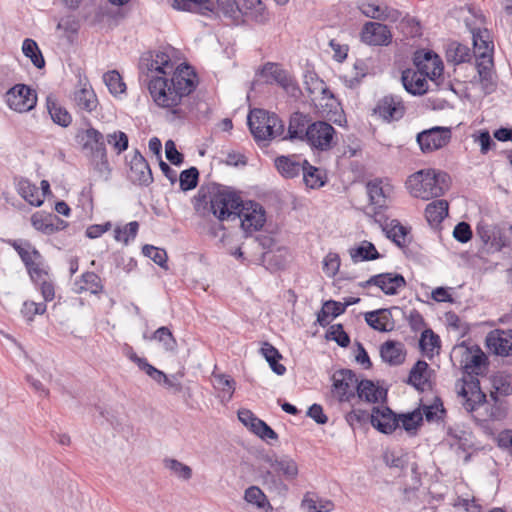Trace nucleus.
I'll use <instances>...</instances> for the list:
<instances>
[{
    "mask_svg": "<svg viewBox=\"0 0 512 512\" xmlns=\"http://www.w3.org/2000/svg\"><path fill=\"white\" fill-rule=\"evenodd\" d=\"M139 224L136 221L128 223L124 227H116L114 230V238L117 241L127 244L130 239H134L137 235Z\"/></svg>",
    "mask_w": 512,
    "mask_h": 512,
    "instance_id": "obj_48",
    "label": "nucleus"
},
{
    "mask_svg": "<svg viewBox=\"0 0 512 512\" xmlns=\"http://www.w3.org/2000/svg\"><path fill=\"white\" fill-rule=\"evenodd\" d=\"M259 75L264 78L266 83H277L279 86L287 81L290 74L279 64L268 62L260 70Z\"/></svg>",
    "mask_w": 512,
    "mask_h": 512,
    "instance_id": "obj_29",
    "label": "nucleus"
},
{
    "mask_svg": "<svg viewBox=\"0 0 512 512\" xmlns=\"http://www.w3.org/2000/svg\"><path fill=\"white\" fill-rule=\"evenodd\" d=\"M345 312V305L341 302L334 300H328L324 302L322 309L317 313V322L321 326L329 324V316L337 317Z\"/></svg>",
    "mask_w": 512,
    "mask_h": 512,
    "instance_id": "obj_36",
    "label": "nucleus"
},
{
    "mask_svg": "<svg viewBox=\"0 0 512 512\" xmlns=\"http://www.w3.org/2000/svg\"><path fill=\"white\" fill-rule=\"evenodd\" d=\"M407 234V228L396 220H393L390 228L386 230L387 237L399 247H404L406 245Z\"/></svg>",
    "mask_w": 512,
    "mask_h": 512,
    "instance_id": "obj_43",
    "label": "nucleus"
},
{
    "mask_svg": "<svg viewBox=\"0 0 512 512\" xmlns=\"http://www.w3.org/2000/svg\"><path fill=\"white\" fill-rule=\"evenodd\" d=\"M251 134L257 143L269 142L284 133V123L275 114L264 109H253L247 117Z\"/></svg>",
    "mask_w": 512,
    "mask_h": 512,
    "instance_id": "obj_5",
    "label": "nucleus"
},
{
    "mask_svg": "<svg viewBox=\"0 0 512 512\" xmlns=\"http://www.w3.org/2000/svg\"><path fill=\"white\" fill-rule=\"evenodd\" d=\"M81 281L83 285L80 286V290H88L91 293H97L102 289L100 278L94 272H86L82 275Z\"/></svg>",
    "mask_w": 512,
    "mask_h": 512,
    "instance_id": "obj_56",
    "label": "nucleus"
},
{
    "mask_svg": "<svg viewBox=\"0 0 512 512\" xmlns=\"http://www.w3.org/2000/svg\"><path fill=\"white\" fill-rule=\"evenodd\" d=\"M142 253L160 267H165L167 262V253L164 249L146 244L142 248Z\"/></svg>",
    "mask_w": 512,
    "mask_h": 512,
    "instance_id": "obj_49",
    "label": "nucleus"
},
{
    "mask_svg": "<svg viewBox=\"0 0 512 512\" xmlns=\"http://www.w3.org/2000/svg\"><path fill=\"white\" fill-rule=\"evenodd\" d=\"M332 381V393L340 402H348L355 397L359 379L352 370L336 371L332 376Z\"/></svg>",
    "mask_w": 512,
    "mask_h": 512,
    "instance_id": "obj_8",
    "label": "nucleus"
},
{
    "mask_svg": "<svg viewBox=\"0 0 512 512\" xmlns=\"http://www.w3.org/2000/svg\"><path fill=\"white\" fill-rule=\"evenodd\" d=\"M450 176L443 171L423 169L410 175L406 181L407 189L415 198L429 200L438 198L449 190Z\"/></svg>",
    "mask_w": 512,
    "mask_h": 512,
    "instance_id": "obj_3",
    "label": "nucleus"
},
{
    "mask_svg": "<svg viewBox=\"0 0 512 512\" xmlns=\"http://www.w3.org/2000/svg\"><path fill=\"white\" fill-rule=\"evenodd\" d=\"M47 108L54 123L62 127H67L71 124V114L65 108L59 106L51 98H47Z\"/></svg>",
    "mask_w": 512,
    "mask_h": 512,
    "instance_id": "obj_39",
    "label": "nucleus"
},
{
    "mask_svg": "<svg viewBox=\"0 0 512 512\" xmlns=\"http://www.w3.org/2000/svg\"><path fill=\"white\" fill-rule=\"evenodd\" d=\"M263 460L269 466V469H266L263 474L264 484L269 490L279 495H285L288 492V486L277 475H282L287 481L295 480L299 473L296 461L289 456L269 455L265 456Z\"/></svg>",
    "mask_w": 512,
    "mask_h": 512,
    "instance_id": "obj_4",
    "label": "nucleus"
},
{
    "mask_svg": "<svg viewBox=\"0 0 512 512\" xmlns=\"http://www.w3.org/2000/svg\"><path fill=\"white\" fill-rule=\"evenodd\" d=\"M12 245L19 254L21 260L24 262L25 266L31 265V262H33L34 259H41V254L39 253V251L36 249L30 250V244L28 242L22 244L18 243L17 241H14Z\"/></svg>",
    "mask_w": 512,
    "mask_h": 512,
    "instance_id": "obj_45",
    "label": "nucleus"
},
{
    "mask_svg": "<svg viewBox=\"0 0 512 512\" xmlns=\"http://www.w3.org/2000/svg\"><path fill=\"white\" fill-rule=\"evenodd\" d=\"M427 76L417 70L406 69L402 72V83L405 90L412 95H422L428 90Z\"/></svg>",
    "mask_w": 512,
    "mask_h": 512,
    "instance_id": "obj_24",
    "label": "nucleus"
},
{
    "mask_svg": "<svg viewBox=\"0 0 512 512\" xmlns=\"http://www.w3.org/2000/svg\"><path fill=\"white\" fill-rule=\"evenodd\" d=\"M73 101L79 110L88 113L95 111L99 104L94 90L87 84L74 91Z\"/></svg>",
    "mask_w": 512,
    "mask_h": 512,
    "instance_id": "obj_25",
    "label": "nucleus"
},
{
    "mask_svg": "<svg viewBox=\"0 0 512 512\" xmlns=\"http://www.w3.org/2000/svg\"><path fill=\"white\" fill-rule=\"evenodd\" d=\"M416 70L435 81L442 76L443 63L440 57L433 51H416L413 58Z\"/></svg>",
    "mask_w": 512,
    "mask_h": 512,
    "instance_id": "obj_13",
    "label": "nucleus"
},
{
    "mask_svg": "<svg viewBox=\"0 0 512 512\" xmlns=\"http://www.w3.org/2000/svg\"><path fill=\"white\" fill-rule=\"evenodd\" d=\"M370 205L376 213L386 208L389 203V186H383L381 180H373L366 185Z\"/></svg>",
    "mask_w": 512,
    "mask_h": 512,
    "instance_id": "obj_22",
    "label": "nucleus"
},
{
    "mask_svg": "<svg viewBox=\"0 0 512 512\" xmlns=\"http://www.w3.org/2000/svg\"><path fill=\"white\" fill-rule=\"evenodd\" d=\"M371 424L382 433L389 434L399 426V419L389 408H373Z\"/></svg>",
    "mask_w": 512,
    "mask_h": 512,
    "instance_id": "obj_21",
    "label": "nucleus"
},
{
    "mask_svg": "<svg viewBox=\"0 0 512 512\" xmlns=\"http://www.w3.org/2000/svg\"><path fill=\"white\" fill-rule=\"evenodd\" d=\"M46 311V304L44 303H36L33 301H25L23 303L21 313L27 319V321L31 322L34 319L35 315L44 314Z\"/></svg>",
    "mask_w": 512,
    "mask_h": 512,
    "instance_id": "obj_54",
    "label": "nucleus"
},
{
    "mask_svg": "<svg viewBox=\"0 0 512 512\" xmlns=\"http://www.w3.org/2000/svg\"><path fill=\"white\" fill-rule=\"evenodd\" d=\"M242 201L240 195L231 187L210 183L200 187L193 198V205L199 216L212 213L222 222L239 216Z\"/></svg>",
    "mask_w": 512,
    "mask_h": 512,
    "instance_id": "obj_2",
    "label": "nucleus"
},
{
    "mask_svg": "<svg viewBox=\"0 0 512 512\" xmlns=\"http://www.w3.org/2000/svg\"><path fill=\"white\" fill-rule=\"evenodd\" d=\"M90 161L98 176L104 180H108L111 169L109 167L107 153L103 154V158H91Z\"/></svg>",
    "mask_w": 512,
    "mask_h": 512,
    "instance_id": "obj_63",
    "label": "nucleus"
},
{
    "mask_svg": "<svg viewBox=\"0 0 512 512\" xmlns=\"http://www.w3.org/2000/svg\"><path fill=\"white\" fill-rule=\"evenodd\" d=\"M445 413V409L443 404L439 399H436L435 402L431 405L423 406L422 417L424 416L427 421H438L442 419Z\"/></svg>",
    "mask_w": 512,
    "mask_h": 512,
    "instance_id": "obj_53",
    "label": "nucleus"
},
{
    "mask_svg": "<svg viewBox=\"0 0 512 512\" xmlns=\"http://www.w3.org/2000/svg\"><path fill=\"white\" fill-rule=\"evenodd\" d=\"M103 80L112 94L123 93L126 89V85L122 81L120 74L115 70L105 73Z\"/></svg>",
    "mask_w": 512,
    "mask_h": 512,
    "instance_id": "obj_47",
    "label": "nucleus"
},
{
    "mask_svg": "<svg viewBox=\"0 0 512 512\" xmlns=\"http://www.w3.org/2000/svg\"><path fill=\"white\" fill-rule=\"evenodd\" d=\"M22 52L36 68L42 69L45 67V59L35 40L26 38L22 44Z\"/></svg>",
    "mask_w": 512,
    "mask_h": 512,
    "instance_id": "obj_37",
    "label": "nucleus"
},
{
    "mask_svg": "<svg viewBox=\"0 0 512 512\" xmlns=\"http://www.w3.org/2000/svg\"><path fill=\"white\" fill-rule=\"evenodd\" d=\"M380 355L384 362L397 366L405 361L406 352L401 342L389 340L381 345Z\"/></svg>",
    "mask_w": 512,
    "mask_h": 512,
    "instance_id": "obj_27",
    "label": "nucleus"
},
{
    "mask_svg": "<svg viewBox=\"0 0 512 512\" xmlns=\"http://www.w3.org/2000/svg\"><path fill=\"white\" fill-rule=\"evenodd\" d=\"M163 464L173 475L182 480L188 481L192 477V469L176 459L166 458L163 460Z\"/></svg>",
    "mask_w": 512,
    "mask_h": 512,
    "instance_id": "obj_41",
    "label": "nucleus"
},
{
    "mask_svg": "<svg viewBox=\"0 0 512 512\" xmlns=\"http://www.w3.org/2000/svg\"><path fill=\"white\" fill-rule=\"evenodd\" d=\"M17 191L19 195L33 206H41L43 196L40 195L36 185L32 184L28 179L20 178L17 182Z\"/></svg>",
    "mask_w": 512,
    "mask_h": 512,
    "instance_id": "obj_30",
    "label": "nucleus"
},
{
    "mask_svg": "<svg viewBox=\"0 0 512 512\" xmlns=\"http://www.w3.org/2000/svg\"><path fill=\"white\" fill-rule=\"evenodd\" d=\"M162 343L166 351H175L177 348V341L168 327L162 326L158 328L150 338Z\"/></svg>",
    "mask_w": 512,
    "mask_h": 512,
    "instance_id": "obj_42",
    "label": "nucleus"
},
{
    "mask_svg": "<svg viewBox=\"0 0 512 512\" xmlns=\"http://www.w3.org/2000/svg\"><path fill=\"white\" fill-rule=\"evenodd\" d=\"M244 498L248 503L254 504L258 508H265L266 506H268L269 509H272L265 494L257 486H251V487L247 488L245 491V494H244Z\"/></svg>",
    "mask_w": 512,
    "mask_h": 512,
    "instance_id": "obj_44",
    "label": "nucleus"
},
{
    "mask_svg": "<svg viewBox=\"0 0 512 512\" xmlns=\"http://www.w3.org/2000/svg\"><path fill=\"white\" fill-rule=\"evenodd\" d=\"M76 142L89 159L103 158V154L107 153L104 135L93 127L79 130Z\"/></svg>",
    "mask_w": 512,
    "mask_h": 512,
    "instance_id": "obj_9",
    "label": "nucleus"
},
{
    "mask_svg": "<svg viewBox=\"0 0 512 512\" xmlns=\"http://www.w3.org/2000/svg\"><path fill=\"white\" fill-rule=\"evenodd\" d=\"M139 67L149 78L148 89L154 102L170 109L177 118H185L191 111L189 95L198 85L193 68L182 64L175 67V62L165 51L145 54Z\"/></svg>",
    "mask_w": 512,
    "mask_h": 512,
    "instance_id": "obj_1",
    "label": "nucleus"
},
{
    "mask_svg": "<svg viewBox=\"0 0 512 512\" xmlns=\"http://www.w3.org/2000/svg\"><path fill=\"white\" fill-rule=\"evenodd\" d=\"M237 218L241 219V227L247 233L259 231L266 221L265 210L260 204L253 201H242Z\"/></svg>",
    "mask_w": 512,
    "mask_h": 512,
    "instance_id": "obj_12",
    "label": "nucleus"
},
{
    "mask_svg": "<svg viewBox=\"0 0 512 512\" xmlns=\"http://www.w3.org/2000/svg\"><path fill=\"white\" fill-rule=\"evenodd\" d=\"M359 8L368 18L384 20L387 17L386 9L372 2H364Z\"/></svg>",
    "mask_w": 512,
    "mask_h": 512,
    "instance_id": "obj_52",
    "label": "nucleus"
},
{
    "mask_svg": "<svg viewBox=\"0 0 512 512\" xmlns=\"http://www.w3.org/2000/svg\"><path fill=\"white\" fill-rule=\"evenodd\" d=\"M458 397L467 412L475 411L478 407L484 406L486 402V395L481 391L477 379L470 382L465 381L458 392Z\"/></svg>",
    "mask_w": 512,
    "mask_h": 512,
    "instance_id": "obj_15",
    "label": "nucleus"
},
{
    "mask_svg": "<svg viewBox=\"0 0 512 512\" xmlns=\"http://www.w3.org/2000/svg\"><path fill=\"white\" fill-rule=\"evenodd\" d=\"M336 131L333 126L325 121H316L310 124L305 132V139L311 147L327 151L334 144Z\"/></svg>",
    "mask_w": 512,
    "mask_h": 512,
    "instance_id": "obj_7",
    "label": "nucleus"
},
{
    "mask_svg": "<svg viewBox=\"0 0 512 512\" xmlns=\"http://www.w3.org/2000/svg\"><path fill=\"white\" fill-rule=\"evenodd\" d=\"M251 431L263 440H276L278 438L275 431L259 418L252 424Z\"/></svg>",
    "mask_w": 512,
    "mask_h": 512,
    "instance_id": "obj_57",
    "label": "nucleus"
},
{
    "mask_svg": "<svg viewBox=\"0 0 512 512\" xmlns=\"http://www.w3.org/2000/svg\"><path fill=\"white\" fill-rule=\"evenodd\" d=\"M6 102L17 112H28L36 106L37 95L29 86L17 84L6 93Z\"/></svg>",
    "mask_w": 512,
    "mask_h": 512,
    "instance_id": "obj_11",
    "label": "nucleus"
},
{
    "mask_svg": "<svg viewBox=\"0 0 512 512\" xmlns=\"http://www.w3.org/2000/svg\"><path fill=\"white\" fill-rule=\"evenodd\" d=\"M366 323L374 330L380 332L392 331L395 327V322L392 317L390 309H378L375 311L366 312L365 315Z\"/></svg>",
    "mask_w": 512,
    "mask_h": 512,
    "instance_id": "obj_23",
    "label": "nucleus"
},
{
    "mask_svg": "<svg viewBox=\"0 0 512 512\" xmlns=\"http://www.w3.org/2000/svg\"><path fill=\"white\" fill-rule=\"evenodd\" d=\"M238 10L258 24H266L270 20V14L261 0H239Z\"/></svg>",
    "mask_w": 512,
    "mask_h": 512,
    "instance_id": "obj_20",
    "label": "nucleus"
},
{
    "mask_svg": "<svg viewBox=\"0 0 512 512\" xmlns=\"http://www.w3.org/2000/svg\"><path fill=\"white\" fill-rule=\"evenodd\" d=\"M303 181L308 188L317 189L325 184V174L319 168L312 166L307 160H304L302 170Z\"/></svg>",
    "mask_w": 512,
    "mask_h": 512,
    "instance_id": "obj_33",
    "label": "nucleus"
},
{
    "mask_svg": "<svg viewBox=\"0 0 512 512\" xmlns=\"http://www.w3.org/2000/svg\"><path fill=\"white\" fill-rule=\"evenodd\" d=\"M493 386L500 395L512 394V376L498 375L493 380Z\"/></svg>",
    "mask_w": 512,
    "mask_h": 512,
    "instance_id": "obj_61",
    "label": "nucleus"
},
{
    "mask_svg": "<svg viewBox=\"0 0 512 512\" xmlns=\"http://www.w3.org/2000/svg\"><path fill=\"white\" fill-rule=\"evenodd\" d=\"M275 167L282 177L287 179L294 178L302 172L304 161L301 162L296 155H282L275 159Z\"/></svg>",
    "mask_w": 512,
    "mask_h": 512,
    "instance_id": "obj_26",
    "label": "nucleus"
},
{
    "mask_svg": "<svg viewBox=\"0 0 512 512\" xmlns=\"http://www.w3.org/2000/svg\"><path fill=\"white\" fill-rule=\"evenodd\" d=\"M449 204L444 199L429 203L425 209L426 219L431 225L440 224L448 215Z\"/></svg>",
    "mask_w": 512,
    "mask_h": 512,
    "instance_id": "obj_31",
    "label": "nucleus"
},
{
    "mask_svg": "<svg viewBox=\"0 0 512 512\" xmlns=\"http://www.w3.org/2000/svg\"><path fill=\"white\" fill-rule=\"evenodd\" d=\"M480 61L477 62V71L479 74L480 82L486 93H490L494 90V79H493V59L491 55H480Z\"/></svg>",
    "mask_w": 512,
    "mask_h": 512,
    "instance_id": "obj_28",
    "label": "nucleus"
},
{
    "mask_svg": "<svg viewBox=\"0 0 512 512\" xmlns=\"http://www.w3.org/2000/svg\"><path fill=\"white\" fill-rule=\"evenodd\" d=\"M377 286L386 295H395L398 289L406 286V281L401 274L398 273H381L370 277L362 284V287Z\"/></svg>",
    "mask_w": 512,
    "mask_h": 512,
    "instance_id": "obj_17",
    "label": "nucleus"
},
{
    "mask_svg": "<svg viewBox=\"0 0 512 512\" xmlns=\"http://www.w3.org/2000/svg\"><path fill=\"white\" fill-rule=\"evenodd\" d=\"M427 370L428 364L423 360H418L409 373L407 381L408 384L412 385L417 390L424 391L426 385L428 384V378L426 375Z\"/></svg>",
    "mask_w": 512,
    "mask_h": 512,
    "instance_id": "obj_34",
    "label": "nucleus"
},
{
    "mask_svg": "<svg viewBox=\"0 0 512 512\" xmlns=\"http://www.w3.org/2000/svg\"><path fill=\"white\" fill-rule=\"evenodd\" d=\"M199 172L196 167L183 170L179 176L180 188L183 191L194 189L198 184Z\"/></svg>",
    "mask_w": 512,
    "mask_h": 512,
    "instance_id": "obj_46",
    "label": "nucleus"
},
{
    "mask_svg": "<svg viewBox=\"0 0 512 512\" xmlns=\"http://www.w3.org/2000/svg\"><path fill=\"white\" fill-rule=\"evenodd\" d=\"M451 137L450 128L435 126L418 133L416 140L423 153H431L446 146Z\"/></svg>",
    "mask_w": 512,
    "mask_h": 512,
    "instance_id": "obj_10",
    "label": "nucleus"
},
{
    "mask_svg": "<svg viewBox=\"0 0 512 512\" xmlns=\"http://www.w3.org/2000/svg\"><path fill=\"white\" fill-rule=\"evenodd\" d=\"M486 344L496 355H512V329L491 331L486 337Z\"/></svg>",
    "mask_w": 512,
    "mask_h": 512,
    "instance_id": "obj_18",
    "label": "nucleus"
},
{
    "mask_svg": "<svg viewBox=\"0 0 512 512\" xmlns=\"http://www.w3.org/2000/svg\"><path fill=\"white\" fill-rule=\"evenodd\" d=\"M328 337L334 340L341 347H347L350 344L349 335L344 331L341 324H334L330 326Z\"/></svg>",
    "mask_w": 512,
    "mask_h": 512,
    "instance_id": "obj_58",
    "label": "nucleus"
},
{
    "mask_svg": "<svg viewBox=\"0 0 512 512\" xmlns=\"http://www.w3.org/2000/svg\"><path fill=\"white\" fill-rule=\"evenodd\" d=\"M446 57L449 62L460 64L470 60L471 52L467 46L453 42L448 46Z\"/></svg>",
    "mask_w": 512,
    "mask_h": 512,
    "instance_id": "obj_40",
    "label": "nucleus"
},
{
    "mask_svg": "<svg viewBox=\"0 0 512 512\" xmlns=\"http://www.w3.org/2000/svg\"><path fill=\"white\" fill-rule=\"evenodd\" d=\"M304 84L309 96H312L318 92L326 91V84L314 73H308L305 75Z\"/></svg>",
    "mask_w": 512,
    "mask_h": 512,
    "instance_id": "obj_55",
    "label": "nucleus"
},
{
    "mask_svg": "<svg viewBox=\"0 0 512 512\" xmlns=\"http://www.w3.org/2000/svg\"><path fill=\"white\" fill-rule=\"evenodd\" d=\"M349 254L353 262L370 261L380 258V254L374 244L369 241H362L359 246L349 249Z\"/></svg>",
    "mask_w": 512,
    "mask_h": 512,
    "instance_id": "obj_32",
    "label": "nucleus"
},
{
    "mask_svg": "<svg viewBox=\"0 0 512 512\" xmlns=\"http://www.w3.org/2000/svg\"><path fill=\"white\" fill-rule=\"evenodd\" d=\"M373 111L384 121L391 122L403 117L405 107L400 97L387 95L378 101Z\"/></svg>",
    "mask_w": 512,
    "mask_h": 512,
    "instance_id": "obj_14",
    "label": "nucleus"
},
{
    "mask_svg": "<svg viewBox=\"0 0 512 512\" xmlns=\"http://www.w3.org/2000/svg\"><path fill=\"white\" fill-rule=\"evenodd\" d=\"M309 119L306 115L295 112L291 115L288 127L290 139H304Z\"/></svg>",
    "mask_w": 512,
    "mask_h": 512,
    "instance_id": "obj_35",
    "label": "nucleus"
},
{
    "mask_svg": "<svg viewBox=\"0 0 512 512\" xmlns=\"http://www.w3.org/2000/svg\"><path fill=\"white\" fill-rule=\"evenodd\" d=\"M488 38L489 35L487 30H484L483 32L479 31L477 33H473V44L475 48L479 50L480 55H490L489 53L493 49V44L491 41L488 40Z\"/></svg>",
    "mask_w": 512,
    "mask_h": 512,
    "instance_id": "obj_51",
    "label": "nucleus"
},
{
    "mask_svg": "<svg viewBox=\"0 0 512 512\" xmlns=\"http://www.w3.org/2000/svg\"><path fill=\"white\" fill-rule=\"evenodd\" d=\"M26 268L33 282L38 283L47 280L48 272L41 267L40 260L34 259L31 265H27Z\"/></svg>",
    "mask_w": 512,
    "mask_h": 512,
    "instance_id": "obj_64",
    "label": "nucleus"
},
{
    "mask_svg": "<svg viewBox=\"0 0 512 512\" xmlns=\"http://www.w3.org/2000/svg\"><path fill=\"white\" fill-rule=\"evenodd\" d=\"M439 336L436 335L431 329H426L421 334L420 347L423 351H433L435 347L439 346Z\"/></svg>",
    "mask_w": 512,
    "mask_h": 512,
    "instance_id": "obj_59",
    "label": "nucleus"
},
{
    "mask_svg": "<svg viewBox=\"0 0 512 512\" xmlns=\"http://www.w3.org/2000/svg\"><path fill=\"white\" fill-rule=\"evenodd\" d=\"M399 423L401 422L402 427L406 431H411L416 429L423 420L422 414L419 411H414L412 413L399 416Z\"/></svg>",
    "mask_w": 512,
    "mask_h": 512,
    "instance_id": "obj_62",
    "label": "nucleus"
},
{
    "mask_svg": "<svg viewBox=\"0 0 512 512\" xmlns=\"http://www.w3.org/2000/svg\"><path fill=\"white\" fill-rule=\"evenodd\" d=\"M452 359L458 361L464 373L472 376L478 375L483 365H485L487 357L477 345L467 346L462 343L455 346L451 354Z\"/></svg>",
    "mask_w": 512,
    "mask_h": 512,
    "instance_id": "obj_6",
    "label": "nucleus"
},
{
    "mask_svg": "<svg viewBox=\"0 0 512 512\" xmlns=\"http://www.w3.org/2000/svg\"><path fill=\"white\" fill-rule=\"evenodd\" d=\"M361 40L368 45L384 46L391 42L392 34L385 24L367 22L362 28Z\"/></svg>",
    "mask_w": 512,
    "mask_h": 512,
    "instance_id": "obj_16",
    "label": "nucleus"
},
{
    "mask_svg": "<svg viewBox=\"0 0 512 512\" xmlns=\"http://www.w3.org/2000/svg\"><path fill=\"white\" fill-rule=\"evenodd\" d=\"M129 177L133 183L141 186H149L153 182L150 166L139 151L131 159Z\"/></svg>",
    "mask_w": 512,
    "mask_h": 512,
    "instance_id": "obj_19",
    "label": "nucleus"
},
{
    "mask_svg": "<svg viewBox=\"0 0 512 512\" xmlns=\"http://www.w3.org/2000/svg\"><path fill=\"white\" fill-rule=\"evenodd\" d=\"M357 395L369 403H376L382 397L383 392L371 380H361L358 382Z\"/></svg>",
    "mask_w": 512,
    "mask_h": 512,
    "instance_id": "obj_38",
    "label": "nucleus"
},
{
    "mask_svg": "<svg viewBox=\"0 0 512 512\" xmlns=\"http://www.w3.org/2000/svg\"><path fill=\"white\" fill-rule=\"evenodd\" d=\"M105 141L114 148L117 154H121L128 148V136L122 131H115L108 134Z\"/></svg>",
    "mask_w": 512,
    "mask_h": 512,
    "instance_id": "obj_50",
    "label": "nucleus"
},
{
    "mask_svg": "<svg viewBox=\"0 0 512 512\" xmlns=\"http://www.w3.org/2000/svg\"><path fill=\"white\" fill-rule=\"evenodd\" d=\"M340 267V257L337 253H328L323 260V271L329 277L337 274Z\"/></svg>",
    "mask_w": 512,
    "mask_h": 512,
    "instance_id": "obj_60",
    "label": "nucleus"
}]
</instances>
